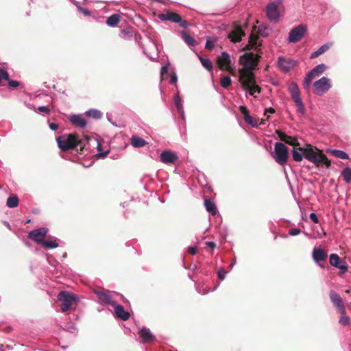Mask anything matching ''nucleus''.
Wrapping results in <instances>:
<instances>
[{
  "label": "nucleus",
  "instance_id": "31",
  "mask_svg": "<svg viewBox=\"0 0 351 351\" xmlns=\"http://www.w3.org/2000/svg\"><path fill=\"white\" fill-rule=\"evenodd\" d=\"M244 33L241 29H238L237 32L232 33L230 34V38L232 41L234 43H239L241 41V38L243 36H244Z\"/></svg>",
  "mask_w": 351,
  "mask_h": 351
},
{
  "label": "nucleus",
  "instance_id": "35",
  "mask_svg": "<svg viewBox=\"0 0 351 351\" xmlns=\"http://www.w3.org/2000/svg\"><path fill=\"white\" fill-rule=\"evenodd\" d=\"M199 61L201 62L202 65L208 71H211L213 70V63L208 58H205L201 56H198Z\"/></svg>",
  "mask_w": 351,
  "mask_h": 351
},
{
  "label": "nucleus",
  "instance_id": "58",
  "mask_svg": "<svg viewBox=\"0 0 351 351\" xmlns=\"http://www.w3.org/2000/svg\"><path fill=\"white\" fill-rule=\"evenodd\" d=\"M275 112V110L272 108H266L265 110V115L269 114H274Z\"/></svg>",
  "mask_w": 351,
  "mask_h": 351
},
{
  "label": "nucleus",
  "instance_id": "63",
  "mask_svg": "<svg viewBox=\"0 0 351 351\" xmlns=\"http://www.w3.org/2000/svg\"><path fill=\"white\" fill-rule=\"evenodd\" d=\"M3 347V345L0 346V351H4Z\"/></svg>",
  "mask_w": 351,
  "mask_h": 351
},
{
  "label": "nucleus",
  "instance_id": "38",
  "mask_svg": "<svg viewBox=\"0 0 351 351\" xmlns=\"http://www.w3.org/2000/svg\"><path fill=\"white\" fill-rule=\"evenodd\" d=\"M330 153L335 156L336 158H341V159H348L349 156L348 154L343 151L339 149H331Z\"/></svg>",
  "mask_w": 351,
  "mask_h": 351
},
{
  "label": "nucleus",
  "instance_id": "4",
  "mask_svg": "<svg viewBox=\"0 0 351 351\" xmlns=\"http://www.w3.org/2000/svg\"><path fill=\"white\" fill-rule=\"evenodd\" d=\"M58 300L62 302V312H66L72 306L74 302L79 300V298L76 295L69 291H62L58 295Z\"/></svg>",
  "mask_w": 351,
  "mask_h": 351
},
{
  "label": "nucleus",
  "instance_id": "13",
  "mask_svg": "<svg viewBox=\"0 0 351 351\" xmlns=\"http://www.w3.org/2000/svg\"><path fill=\"white\" fill-rule=\"evenodd\" d=\"M330 264L341 270L342 273H345L348 270V265L345 261H343L337 254H331L329 257Z\"/></svg>",
  "mask_w": 351,
  "mask_h": 351
},
{
  "label": "nucleus",
  "instance_id": "2",
  "mask_svg": "<svg viewBox=\"0 0 351 351\" xmlns=\"http://www.w3.org/2000/svg\"><path fill=\"white\" fill-rule=\"evenodd\" d=\"M56 141L58 147L62 151H67L78 145L80 147L84 146L83 141L77 139L76 136L72 134L60 136L56 138Z\"/></svg>",
  "mask_w": 351,
  "mask_h": 351
},
{
  "label": "nucleus",
  "instance_id": "3",
  "mask_svg": "<svg viewBox=\"0 0 351 351\" xmlns=\"http://www.w3.org/2000/svg\"><path fill=\"white\" fill-rule=\"evenodd\" d=\"M272 156L277 163L280 165H285L289 158L287 147L282 143L276 142L274 145V151L272 154Z\"/></svg>",
  "mask_w": 351,
  "mask_h": 351
},
{
  "label": "nucleus",
  "instance_id": "46",
  "mask_svg": "<svg viewBox=\"0 0 351 351\" xmlns=\"http://www.w3.org/2000/svg\"><path fill=\"white\" fill-rule=\"evenodd\" d=\"M77 9L80 12L83 14L84 16H90V12L87 8H82L81 6H77Z\"/></svg>",
  "mask_w": 351,
  "mask_h": 351
},
{
  "label": "nucleus",
  "instance_id": "6",
  "mask_svg": "<svg viewBox=\"0 0 351 351\" xmlns=\"http://www.w3.org/2000/svg\"><path fill=\"white\" fill-rule=\"evenodd\" d=\"M332 87L330 80L325 76L322 77L313 83L314 94L322 96L327 93Z\"/></svg>",
  "mask_w": 351,
  "mask_h": 351
},
{
  "label": "nucleus",
  "instance_id": "51",
  "mask_svg": "<svg viewBox=\"0 0 351 351\" xmlns=\"http://www.w3.org/2000/svg\"><path fill=\"white\" fill-rule=\"evenodd\" d=\"M309 218L315 223H317L319 222L318 217L315 213H310Z\"/></svg>",
  "mask_w": 351,
  "mask_h": 351
},
{
  "label": "nucleus",
  "instance_id": "36",
  "mask_svg": "<svg viewBox=\"0 0 351 351\" xmlns=\"http://www.w3.org/2000/svg\"><path fill=\"white\" fill-rule=\"evenodd\" d=\"M343 180L349 184L351 182V168L350 167H345L341 173Z\"/></svg>",
  "mask_w": 351,
  "mask_h": 351
},
{
  "label": "nucleus",
  "instance_id": "56",
  "mask_svg": "<svg viewBox=\"0 0 351 351\" xmlns=\"http://www.w3.org/2000/svg\"><path fill=\"white\" fill-rule=\"evenodd\" d=\"M188 251L192 254H195L197 252V249L196 247H189Z\"/></svg>",
  "mask_w": 351,
  "mask_h": 351
},
{
  "label": "nucleus",
  "instance_id": "59",
  "mask_svg": "<svg viewBox=\"0 0 351 351\" xmlns=\"http://www.w3.org/2000/svg\"><path fill=\"white\" fill-rule=\"evenodd\" d=\"M206 245L213 249L215 248L216 244L213 241H206Z\"/></svg>",
  "mask_w": 351,
  "mask_h": 351
},
{
  "label": "nucleus",
  "instance_id": "47",
  "mask_svg": "<svg viewBox=\"0 0 351 351\" xmlns=\"http://www.w3.org/2000/svg\"><path fill=\"white\" fill-rule=\"evenodd\" d=\"M301 230L296 228H292L289 230V234L291 236H296L300 234Z\"/></svg>",
  "mask_w": 351,
  "mask_h": 351
},
{
  "label": "nucleus",
  "instance_id": "49",
  "mask_svg": "<svg viewBox=\"0 0 351 351\" xmlns=\"http://www.w3.org/2000/svg\"><path fill=\"white\" fill-rule=\"evenodd\" d=\"M169 66L168 64L163 65L160 69L161 79H163V76L168 73Z\"/></svg>",
  "mask_w": 351,
  "mask_h": 351
},
{
  "label": "nucleus",
  "instance_id": "5",
  "mask_svg": "<svg viewBox=\"0 0 351 351\" xmlns=\"http://www.w3.org/2000/svg\"><path fill=\"white\" fill-rule=\"evenodd\" d=\"M291 97L297 108V112L304 115L306 112L305 107L300 96V92L296 83H292L289 87Z\"/></svg>",
  "mask_w": 351,
  "mask_h": 351
},
{
  "label": "nucleus",
  "instance_id": "26",
  "mask_svg": "<svg viewBox=\"0 0 351 351\" xmlns=\"http://www.w3.org/2000/svg\"><path fill=\"white\" fill-rule=\"evenodd\" d=\"M204 206L206 210L210 213L212 215H215L217 210L215 204L211 201L209 198L204 199Z\"/></svg>",
  "mask_w": 351,
  "mask_h": 351
},
{
  "label": "nucleus",
  "instance_id": "21",
  "mask_svg": "<svg viewBox=\"0 0 351 351\" xmlns=\"http://www.w3.org/2000/svg\"><path fill=\"white\" fill-rule=\"evenodd\" d=\"M140 337L143 339V343H151L154 340V336L150 330L146 327H143L140 330Z\"/></svg>",
  "mask_w": 351,
  "mask_h": 351
},
{
  "label": "nucleus",
  "instance_id": "62",
  "mask_svg": "<svg viewBox=\"0 0 351 351\" xmlns=\"http://www.w3.org/2000/svg\"><path fill=\"white\" fill-rule=\"evenodd\" d=\"M107 119L109 121L112 122L111 115L107 114Z\"/></svg>",
  "mask_w": 351,
  "mask_h": 351
},
{
  "label": "nucleus",
  "instance_id": "27",
  "mask_svg": "<svg viewBox=\"0 0 351 351\" xmlns=\"http://www.w3.org/2000/svg\"><path fill=\"white\" fill-rule=\"evenodd\" d=\"M331 45H332L331 43H326V44L322 45L317 50H316L315 51L313 52L311 54L310 58L311 59L317 58L318 56H319L320 55L323 54L326 51H328L330 49V47H331Z\"/></svg>",
  "mask_w": 351,
  "mask_h": 351
},
{
  "label": "nucleus",
  "instance_id": "40",
  "mask_svg": "<svg viewBox=\"0 0 351 351\" xmlns=\"http://www.w3.org/2000/svg\"><path fill=\"white\" fill-rule=\"evenodd\" d=\"M292 155H293V159L295 162H300V161H302V159H303V157H304L303 152L302 151L301 152H298L295 149H293L292 150Z\"/></svg>",
  "mask_w": 351,
  "mask_h": 351
},
{
  "label": "nucleus",
  "instance_id": "23",
  "mask_svg": "<svg viewBox=\"0 0 351 351\" xmlns=\"http://www.w3.org/2000/svg\"><path fill=\"white\" fill-rule=\"evenodd\" d=\"M278 136L280 138L284 141L285 143H287L293 147L298 146L300 144L296 138L288 136L283 132H279Z\"/></svg>",
  "mask_w": 351,
  "mask_h": 351
},
{
  "label": "nucleus",
  "instance_id": "25",
  "mask_svg": "<svg viewBox=\"0 0 351 351\" xmlns=\"http://www.w3.org/2000/svg\"><path fill=\"white\" fill-rule=\"evenodd\" d=\"M174 104L177 108L178 112L180 114L182 119H184V111L182 101L180 97L179 93H177L174 96Z\"/></svg>",
  "mask_w": 351,
  "mask_h": 351
},
{
  "label": "nucleus",
  "instance_id": "24",
  "mask_svg": "<svg viewBox=\"0 0 351 351\" xmlns=\"http://www.w3.org/2000/svg\"><path fill=\"white\" fill-rule=\"evenodd\" d=\"M327 257L326 253L321 248H315L313 251V258L316 263L324 261Z\"/></svg>",
  "mask_w": 351,
  "mask_h": 351
},
{
  "label": "nucleus",
  "instance_id": "50",
  "mask_svg": "<svg viewBox=\"0 0 351 351\" xmlns=\"http://www.w3.org/2000/svg\"><path fill=\"white\" fill-rule=\"evenodd\" d=\"M178 81V77L176 73H171V79H170V84H176Z\"/></svg>",
  "mask_w": 351,
  "mask_h": 351
},
{
  "label": "nucleus",
  "instance_id": "20",
  "mask_svg": "<svg viewBox=\"0 0 351 351\" xmlns=\"http://www.w3.org/2000/svg\"><path fill=\"white\" fill-rule=\"evenodd\" d=\"M69 121L73 125L80 128H84L87 124L82 114H71L69 117Z\"/></svg>",
  "mask_w": 351,
  "mask_h": 351
},
{
  "label": "nucleus",
  "instance_id": "37",
  "mask_svg": "<svg viewBox=\"0 0 351 351\" xmlns=\"http://www.w3.org/2000/svg\"><path fill=\"white\" fill-rule=\"evenodd\" d=\"M19 204V198L16 195H11L7 199L6 206L9 208H15Z\"/></svg>",
  "mask_w": 351,
  "mask_h": 351
},
{
  "label": "nucleus",
  "instance_id": "44",
  "mask_svg": "<svg viewBox=\"0 0 351 351\" xmlns=\"http://www.w3.org/2000/svg\"><path fill=\"white\" fill-rule=\"evenodd\" d=\"M343 315L339 319V323L343 326H349L350 324V319L348 316L345 314H342Z\"/></svg>",
  "mask_w": 351,
  "mask_h": 351
},
{
  "label": "nucleus",
  "instance_id": "61",
  "mask_svg": "<svg viewBox=\"0 0 351 351\" xmlns=\"http://www.w3.org/2000/svg\"><path fill=\"white\" fill-rule=\"evenodd\" d=\"M3 223H4V225H5L6 227H8L10 230H11V226H10V223H9L8 221H3Z\"/></svg>",
  "mask_w": 351,
  "mask_h": 351
},
{
  "label": "nucleus",
  "instance_id": "28",
  "mask_svg": "<svg viewBox=\"0 0 351 351\" xmlns=\"http://www.w3.org/2000/svg\"><path fill=\"white\" fill-rule=\"evenodd\" d=\"M131 144L133 147L140 148L144 147L147 144V141L137 136H132L131 138Z\"/></svg>",
  "mask_w": 351,
  "mask_h": 351
},
{
  "label": "nucleus",
  "instance_id": "22",
  "mask_svg": "<svg viewBox=\"0 0 351 351\" xmlns=\"http://www.w3.org/2000/svg\"><path fill=\"white\" fill-rule=\"evenodd\" d=\"M114 313L117 317L120 318L123 321L128 320L129 319L130 315V313L128 311H125L123 306L117 304L116 303V305H114Z\"/></svg>",
  "mask_w": 351,
  "mask_h": 351
},
{
  "label": "nucleus",
  "instance_id": "11",
  "mask_svg": "<svg viewBox=\"0 0 351 351\" xmlns=\"http://www.w3.org/2000/svg\"><path fill=\"white\" fill-rule=\"evenodd\" d=\"M239 82L242 84L243 88H246L247 86L252 84L255 81L254 75L251 71L239 69Z\"/></svg>",
  "mask_w": 351,
  "mask_h": 351
},
{
  "label": "nucleus",
  "instance_id": "18",
  "mask_svg": "<svg viewBox=\"0 0 351 351\" xmlns=\"http://www.w3.org/2000/svg\"><path fill=\"white\" fill-rule=\"evenodd\" d=\"M218 64L221 69L228 70L230 67L231 60L229 54L223 51L221 56L218 58Z\"/></svg>",
  "mask_w": 351,
  "mask_h": 351
},
{
  "label": "nucleus",
  "instance_id": "52",
  "mask_svg": "<svg viewBox=\"0 0 351 351\" xmlns=\"http://www.w3.org/2000/svg\"><path fill=\"white\" fill-rule=\"evenodd\" d=\"M38 109L39 111L45 113V114H49V111H50L47 107L44 106H39Z\"/></svg>",
  "mask_w": 351,
  "mask_h": 351
},
{
  "label": "nucleus",
  "instance_id": "64",
  "mask_svg": "<svg viewBox=\"0 0 351 351\" xmlns=\"http://www.w3.org/2000/svg\"><path fill=\"white\" fill-rule=\"evenodd\" d=\"M304 234H305L306 237H308V238H311V236H310V234H308V233L305 232V233H304Z\"/></svg>",
  "mask_w": 351,
  "mask_h": 351
},
{
  "label": "nucleus",
  "instance_id": "60",
  "mask_svg": "<svg viewBox=\"0 0 351 351\" xmlns=\"http://www.w3.org/2000/svg\"><path fill=\"white\" fill-rule=\"evenodd\" d=\"M255 38H256L254 36V35H253V34H251V35H250V43H251L252 45L255 44Z\"/></svg>",
  "mask_w": 351,
  "mask_h": 351
},
{
  "label": "nucleus",
  "instance_id": "48",
  "mask_svg": "<svg viewBox=\"0 0 351 351\" xmlns=\"http://www.w3.org/2000/svg\"><path fill=\"white\" fill-rule=\"evenodd\" d=\"M226 273L227 272L224 271L223 269H219L217 272L218 278L221 280H224L226 278Z\"/></svg>",
  "mask_w": 351,
  "mask_h": 351
},
{
  "label": "nucleus",
  "instance_id": "8",
  "mask_svg": "<svg viewBox=\"0 0 351 351\" xmlns=\"http://www.w3.org/2000/svg\"><path fill=\"white\" fill-rule=\"evenodd\" d=\"M307 32L305 25H299L293 27L289 33V43H295L300 40Z\"/></svg>",
  "mask_w": 351,
  "mask_h": 351
},
{
  "label": "nucleus",
  "instance_id": "17",
  "mask_svg": "<svg viewBox=\"0 0 351 351\" xmlns=\"http://www.w3.org/2000/svg\"><path fill=\"white\" fill-rule=\"evenodd\" d=\"M244 59L243 62V68L242 70L251 71L254 69L255 67V61L252 57V55L250 53H244L242 57Z\"/></svg>",
  "mask_w": 351,
  "mask_h": 351
},
{
  "label": "nucleus",
  "instance_id": "34",
  "mask_svg": "<svg viewBox=\"0 0 351 351\" xmlns=\"http://www.w3.org/2000/svg\"><path fill=\"white\" fill-rule=\"evenodd\" d=\"M119 36L123 39L132 38L133 36V29L132 27H127L120 32Z\"/></svg>",
  "mask_w": 351,
  "mask_h": 351
},
{
  "label": "nucleus",
  "instance_id": "55",
  "mask_svg": "<svg viewBox=\"0 0 351 351\" xmlns=\"http://www.w3.org/2000/svg\"><path fill=\"white\" fill-rule=\"evenodd\" d=\"M49 128L51 130L56 131L58 129V124L56 123H51L49 124Z\"/></svg>",
  "mask_w": 351,
  "mask_h": 351
},
{
  "label": "nucleus",
  "instance_id": "10",
  "mask_svg": "<svg viewBox=\"0 0 351 351\" xmlns=\"http://www.w3.org/2000/svg\"><path fill=\"white\" fill-rule=\"evenodd\" d=\"M278 66L284 73H288L298 64V61L289 58L280 56L277 60Z\"/></svg>",
  "mask_w": 351,
  "mask_h": 351
},
{
  "label": "nucleus",
  "instance_id": "32",
  "mask_svg": "<svg viewBox=\"0 0 351 351\" xmlns=\"http://www.w3.org/2000/svg\"><path fill=\"white\" fill-rule=\"evenodd\" d=\"M245 90H247L249 91V94L252 96L255 97L256 93H260L261 92V88L256 84V82H253L252 84H249V86H246V88H244Z\"/></svg>",
  "mask_w": 351,
  "mask_h": 351
},
{
  "label": "nucleus",
  "instance_id": "9",
  "mask_svg": "<svg viewBox=\"0 0 351 351\" xmlns=\"http://www.w3.org/2000/svg\"><path fill=\"white\" fill-rule=\"evenodd\" d=\"M278 1H271L266 7V14L268 19L271 21L277 22L279 19V5Z\"/></svg>",
  "mask_w": 351,
  "mask_h": 351
},
{
  "label": "nucleus",
  "instance_id": "12",
  "mask_svg": "<svg viewBox=\"0 0 351 351\" xmlns=\"http://www.w3.org/2000/svg\"><path fill=\"white\" fill-rule=\"evenodd\" d=\"M329 296L332 303L337 308L338 312L341 314H346V308L340 295L334 290H331Z\"/></svg>",
  "mask_w": 351,
  "mask_h": 351
},
{
  "label": "nucleus",
  "instance_id": "43",
  "mask_svg": "<svg viewBox=\"0 0 351 351\" xmlns=\"http://www.w3.org/2000/svg\"><path fill=\"white\" fill-rule=\"evenodd\" d=\"M97 150L98 153L96 154V156L98 158H104L106 157L108 154L109 153V151L103 152L101 149V146L99 142H97Z\"/></svg>",
  "mask_w": 351,
  "mask_h": 351
},
{
  "label": "nucleus",
  "instance_id": "30",
  "mask_svg": "<svg viewBox=\"0 0 351 351\" xmlns=\"http://www.w3.org/2000/svg\"><path fill=\"white\" fill-rule=\"evenodd\" d=\"M182 38L189 47H194L196 45L195 40L190 34L185 32L182 33Z\"/></svg>",
  "mask_w": 351,
  "mask_h": 351
},
{
  "label": "nucleus",
  "instance_id": "19",
  "mask_svg": "<svg viewBox=\"0 0 351 351\" xmlns=\"http://www.w3.org/2000/svg\"><path fill=\"white\" fill-rule=\"evenodd\" d=\"M161 21H169L176 23L181 22L182 18L180 14L173 12L162 13L158 15Z\"/></svg>",
  "mask_w": 351,
  "mask_h": 351
},
{
  "label": "nucleus",
  "instance_id": "53",
  "mask_svg": "<svg viewBox=\"0 0 351 351\" xmlns=\"http://www.w3.org/2000/svg\"><path fill=\"white\" fill-rule=\"evenodd\" d=\"M239 110L244 115V117L245 116V114H249L248 110L246 106H241Z\"/></svg>",
  "mask_w": 351,
  "mask_h": 351
},
{
  "label": "nucleus",
  "instance_id": "33",
  "mask_svg": "<svg viewBox=\"0 0 351 351\" xmlns=\"http://www.w3.org/2000/svg\"><path fill=\"white\" fill-rule=\"evenodd\" d=\"M39 244L42 245L45 249H54L58 247V243L56 241L43 240Z\"/></svg>",
  "mask_w": 351,
  "mask_h": 351
},
{
  "label": "nucleus",
  "instance_id": "7",
  "mask_svg": "<svg viewBox=\"0 0 351 351\" xmlns=\"http://www.w3.org/2000/svg\"><path fill=\"white\" fill-rule=\"evenodd\" d=\"M326 65L323 63L313 68L304 77L303 81L304 88L305 89H308L313 79L323 73L326 70Z\"/></svg>",
  "mask_w": 351,
  "mask_h": 351
},
{
  "label": "nucleus",
  "instance_id": "16",
  "mask_svg": "<svg viewBox=\"0 0 351 351\" xmlns=\"http://www.w3.org/2000/svg\"><path fill=\"white\" fill-rule=\"evenodd\" d=\"M99 302L102 304L111 305L114 306L116 305V302L112 299V296L108 292L97 291L96 293Z\"/></svg>",
  "mask_w": 351,
  "mask_h": 351
},
{
  "label": "nucleus",
  "instance_id": "14",
  "mask_svg": "<svg viewBox=\"0 0 351 351\" xmlns=\"http://www.w3.org/2000/svg\"><path fill=\"white\" fill-rule=\"evenodd\" d=\"M48 232L47 228L43 227L38 229H35L29 232L28 237L32 240L40 243L43 240Z\"/></svg>",
  "mask_w": 351,
  "mask_h": 351
},
{
  "label": "nucleus",
  "instance_id": "54",
  "mask_svg": "<svg viewBox=\"0 0 351 351\" xmlns=\"http://www.w3.org/2000/svg\"><path fill=\"white\" fill-rule=\"evenodd\" d=\"M215 45L213 41L211 40H206V48L208 49H213L214 48Z\"/></svg>",
  "mask_w": 351,
  "mask_h": 351
},
{
  "label": "nucleus",
  "instance_id": "45",
  "mask_svg": "<svg viewBox=\"0 0 351 351\" xmlns=\"http://www.w3.org/2000/svg\"><path fill=\"white\" fill-rule=\"evenodd\" d=\"M8 81V85L10 88H16L19 86L20 83L19 82L16 80H10V77L8 76V79H5Z\"/></svg>",
  "mask_w": 351,
  "mask_h": 351
},
{
  "label": "nucleus",
  "instance_id": "39",
  "mask_svg": "<svg viewBox=\"0 0 351 351\" xmlns=\"http://www.w3.org/2000/svg\"><path fill=\"white\" fill-rule=\"evenodd\" d=\"M86 114L90 117L94 118L95 119H99L102 117L101 112L97 109H90L86 111Z\"/></svg>",
  "mask_w": 351,
  "mask_h": 351
},
{
  "label": "nucleus",
  "instance_id": "41",
  "mask_svg": "<svg viewBox=\"0 0 351 351\" xmlns=\"http://www.w3.org/2000/svg\"><path fill=\"white\" fill-rule=\"evenodd\" d=\"M231 78L228 75L223 76L221 79V86L224 88H227L231 84Z\"/></svg>",
  "mask_w": 351,
  "mask_h": 351
},
{
  "label": "nucleus",
  "instance_id": "42",
  "mask_svg": "<svg viewBox=\"0 0 351 351\" xmlns=\"http://www.w3.org/2000/svg\"><path fill=\"white\" fill-rule=\"evenodd\" d=\"M244 119L245 122L252 127H257L258 124L256 121L250 114H245Z\"/></svg>",
  "mask_w": 351,
  "mask_h": 351
},
{
  "label": "nucleus",
  "instance_id": "29",
  "mask_svg": "<svg viewBox=\"0 0 351 351\" xmlns=\"http://www.w3.org/2000/svg\"><path fill=\"white\" fill-rule=\"evenodd\" d=\"M120 21V16L117 14H113L106 20V24L110 27H115Z\"/></svg>",
  "mask_w": 351,
  "mask_h": 351
},
{
  "label": "nucleus",
  "instance_id": "15",
  "mask_svg": "<svg viewBox=\"0 0 351 351\" xmlns=\"http://www.w3.org/2000/svg\"><path fill=\"white\" fill-rule=\"evenodd\" d=\"M160 161L165 164H173L178 158L177 154L169 150H164L160 156Z\"/></svg>",
  "mask_w": 351,
  "mask_h": 351
},
{
  "label": "nucleus",
  "instance_id": "1",
  "mask_svg": "<svg viewBox=\"0 0 351 351\" xmlns=\"http://www.w3.org/2000/svg\"><path fill=\"white\" fill-rule=\"evenodd\" d=\"M316 150L317 149L311 145L300 148V151L303 152L304 157L313 163L317 167H320L323 164L327 168H329L331 165L330 160L327 158L326 155L320 151L316 152Z\"/></svg>",
  "mask_w": 351,
  "mask_h": 351
},
{
  "label": "nucleus",
  "instance_id": "57",
  "mask_svg": "<svg viewBox=\"0 0 351 351\" xmlns=\"http://www.w3.org/2000/svg\"><path fill=\"white\" fill-rule=\"evenodd\" d=\"M322 232H317V234L316 236L314 237V238H322L323 237V235H326V232H324V229L322 228Z\"/></svg>",
  "mask_w": 351,
  "mask_h": 351
}]
</instances>
